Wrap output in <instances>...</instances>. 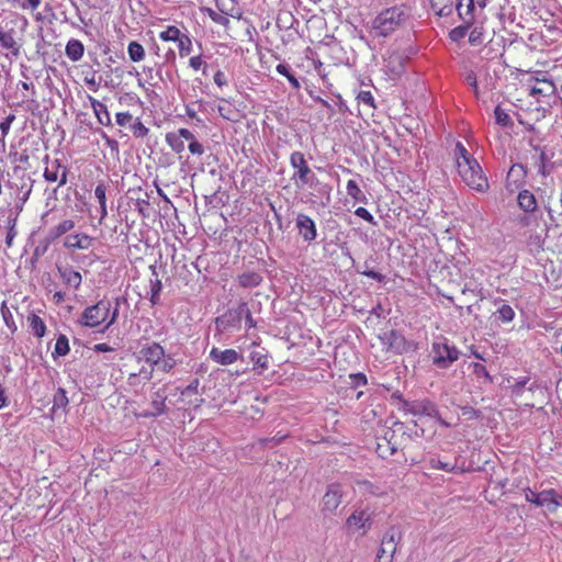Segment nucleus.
<instances>
[{"label": "nucleus", "instance_id": "1", "mask_svg": "<svg viewBox=\"0 0 562 562\" xmlns=\"http://www.w3.org/2000/svg\"><path fill=\"white\" fill-rule=\"evenodd\" d=\"M453 156L462 181L477 192L487 191L488 181L480 164L460 142L456 144Z\"/></svg>", "mask_w": 562, "mask_h": 562}, {"label": "nucleus", "instance_id": "2", "mask_svg": "<svg viewBox=\"0 0 562 562\" xmlns=\"http://www.w3.org/2000/svg\"><path fill=\"white\" fill-rule=\"evenodd\" d=\"M409 16V9L395 5L383 10L373 21V29L378 35L386 36L403 25Z\"/></svg>", "mask_w": 562, "mask_h": 562}, {"label": "nucleus", "instance_id": "3", "mask_svg": "<svg viewBox=\"0 0 562 562\" xmlns=\"http://www.w3.org/2000/svg\"><path fill=\"white\" fill-rule=\"evenodd\" d=\"M290 165L294 169L291 177L294 186L299 190L305 187L312 188L316 181V176L308 167L304 155L301 151H293L290 156Z\"/></svg>", "mask_w": 562, "mask_h": 562}, {"label": "nucleus", "instance_id": "4", "mask_svg": "<svg viewBox=\"0 0 562 562\" xmlns=\"http://www.w3.org/2000/svg\"><path fill=\"white\" fill-rule=\"evenodd\" d=\"M525 498L527 502L542 507L549 513H555L559 508H562V493L553 488L541 492L528 488L525 491Z\"/></svg>", "mask_w": 562, "mask_h": 562}, {"label": "nucleus", "instance_id": "5", "mask_svg": "<svg viewBox=\"0 0 562 562\" xmlns=\"http://www.w3.org/2000/svg\"><path fill=\"white\" fill-rule=\"evenodd\" d=\"M432 362L438 368L446 369L459 358V351L456 347L449 346L446 340H438L431 347Z\"/></svg>", "mask_w": 562, "mask_h": 562}, {"label": "nucleus", "instance_id": "6", "mask_svg": "<svg viewBox=\"0 0 562 562\" xmlns=\"http://www.w3.org/2000/svg\"><path fill=\"white\" fill-rule=\"evenodd\" d=\"M110 310L111 303L101 300L95 305L89 306L83 311L80 323L87 327H97L106 321Z\"/></svg>", "mask_w": 562, "mask_h": 562}, {"label": "nucleus", "instance_id": "7", "mask_svg": "<svg viewBox=\"0 0 562 562\" xmlns=\"http://www.w3.org/2000/svg\"><path fill=\"white\" fill-rule=\"evenodd\" d=\"M379 340L381 342L382 348L385 351H391L393 353H403L407 350V342L400 333L395 330H386L379 335Z\"/></svg>", "mask_w": 562, "mask_h": 562}, {"label": "nucleus", "instance_id": "8", "mask_svg": "<svg viewBox=\"0 0 562 562\" xmlns=\"http://www.w3.org/2000/svg\"><path fill=\"white\" fill-rule=\"evenodd\" d=\"M342 501L341 486L338 484H331L328 486L325 495L322 499V512L325 515H331L338 508Z\"/></svg>", "mask_w": 562, "mask_h": 562}, {"label": "nucleus", "instance_id": "9", "mask_svg": "<svg viewBox=\"0 0 562 562\" xmlns=\"http://www.w3.org/2000/svg\"><path fill=\"white\" fill-rule=\"evenodd\" d=\"M346 525L353 532L362 531V533H366L371 526V515L364 509L356 510L347 518Z\"/></svg>", "mask_w": 562, "mask_h": 562}, {"label": "nucleus", "instance_id": "10", "mask_svg": "<svg viewBox=\"0 0 562 562\" xmlns=\"http://www.w3.org/2000/svg\"><path fill=\"white\" fill-rule=\"evenodd\" d=\"M406 57L403 53L392 50L384 57V69L393 77H397L403 74L405 68Z\"/></svg>", "mask_w": 562, "mask_h": 562}, {"label": "nucleus", "instance_id": "11", "mask_svg": "<svg viewBox=\"0 0 562 562\" xmlns=\"http://www.w3.org/2000/svg\"><path fill=\"white\" fill-rule=\"evenodd\" d=\"M475 3L474 0H458L454 5L459 19L467 25L470 26L475 19Z\"/></svg>", "mask_w": 562, "mask_h": 562}, {"label": "nucleus", "instance_id": "12", "mask_svg": "<svg viewBox=\"0 0 562 562\" xmlns=\"http://www.w3.org/2000/svg\"><path fill=\"white\" fill-rule=\"evenodd\" d=\"M139 353L140 356L135 361L139 364L140 360L144 359L150 364L149 368L154 369V367L159 363V360L164 358L165 351L160 345L151 344L142 348Z\"/></svg>", "mask_w": 562, "mask_h": 562}, {"label": "nucleus", "instance_id": "13", "mask_svg": "<svg viewBox=\"0 0 562 562\" xmlns=\"http://www.w3.org/2000/svg\"><path fill=\"white\" fill-rule=\"evenodd\" d=\"M396 551V532L391 529L386 532L382 539L380 550L378 554L380 558H385V562H392L393 555Z\"/></svg>", "mask_w": 562, "mask_h": 562}, {"label": "nucleus", "instance_id": "14", "mask_svg": "<svg viewBox=\"0 0 562 562\" xmlns=\"http://www.w3.org/2000/svg\"><path fill=\"white\" fill-rule=\"evenodd\" d=\"M241 355L237 352L235 349H225L221 350L216 347H213L210 351V358L218 364L229 366L235 363Z\"/></svg>", "mask_w": 562, "mask_h": 562}, {"label": "nucleus", "instance_id": "15", "mask_svg": "<svg viewBox=\"0 0 562 562\" xmlns=\"http://www.w3.org/2000/svg\"><path fill=\"white\" fill-rule=\"evenodd\" d=\"M44 178L49 182L59 180V187H61L67 183V169L58 160H53L50 166L45 168Z\"/></svg>", "mask_w": 562, "mask_h": 562}, {"label": "nucleus", "instance_id": "16", "mask_svg": "<svg viewBox=\"0 0 562 562\" xmlns=\"http://www.w3.org/2000/svg\"><path fill=\"white\" fill-rule=\"evenodd\" d=\"M296 226L304 240L312 241L316 238V226L310 216L299 214L296 217Z\"/></svg>", "mask_w": 562, "mask_h": 562}, {"label": "nucleus", "instance_id": "17", "mask_svg": "<svg viewBox=\"0 0 562 562\" xmlns=\"http://www.w3.org/2000/svg\"><path fill=\"white\" fill-rule=\"evenodd\" d=\"M525 167L520 164H514L506 178V187L510 191L517 190L520 186H522L525 177H526Z\"/></svg>", "mask_w": 562, "mask_h": 562}, {"label": "nucleus", "instance_id": "18", "mask_svg": "<svg viewBox=\"0 0 562 562\" xmlns=\"http://www.w3.org/2000/svg\"><path fill=\"white\" fill-rule=\"evenodd\" d=\"M153 378V368L142 366L137 372H127L126 382L130 386H138Z\"/></svg>", "mask_w": 562, "mask_h": 562}, {"label": "nucleus", "instance_id": "19", "mask_svg": "<svg viewBox=\"0 0 562 562\" xmlns=\"http://www.w3.org/2000/svg\"><path fill=\"white\" fill-rule=\"evenodd\" d=\"M59 274L64 283L70 288L78 289L81 284L82 277L80 272L71 267L58 268Z\"/></svg>", "mask_w": 562, "mask_h": 562}, {"label": "nucleus", "instance_id": "20", "mask_svg": "<svg viewBox=\"0 0 562 562\" xmlns=\"http://www.w3.org/2000/svg\"><path fill=\"white\" fill-rule=\"evenodd\" d=\"M435 14L439 16H449L454 11L458 0H429Z\"/></svg>", "mask_w": 562, "mask_h": 562}, {"label": "nucleus", "instance_id": "21", "mask_svg": "<svg viewBox=\"0 0 562 562\" xmlns=\"http://www.w3.org/2000/svg\"><path fill=\"white\" fill-rule=\"evenodd\" d=\"M92 238L86 234L69 235L65 239L67 248L88 249L91 246Z\"/></svg>", "mask_w": 562, "mask_h": 562}, {"label": "nucleus", "instance_id": "22", "mask_svg": "<svg viewBox=\"0 0 562 562\" xmlns=\"http://www.w3.org/2000/svg\"><path fill=\"white\" fill-rule=\"evenodd\" d=\"M166 394L164 390L157 391L151 400V411L148 413H145L144 416H159L165 412V402H166Z\"/></svg>", "mask_w": 562, "mask_h": 562}, {"label": "nucleus", "instance_id": "23", "mask_svg": "<svg viewBox=\"0 0 562 562\" xmlns=\"http://www.w3.org/2000/svg\"><path fill=\"white\" fill-rule=\"evenodd\" d=\"M67 57L71 61H78L82 58L85 53V46L79 40H70L68 41L66 48H65Z\"/></svg>", "mask_w": 562, "mask_h": 562}, {"label": "nucleus", "instance_id": "24", "mask_svg": "<svg viewBox=\"0 0 562 562\" xmlns=\"http://www.w3.org/2000/svg\"><path fill=\"white\" fill-rule=\"evenodd\" d=\"M91 106L100 124L111 125V117L104 103L91 98Z\"/></svg>", "mask_w": 562, "mask_h": 562}, {"label": "nucleus", "instance_id": "25", "mask_svg": "<svg viewBox=\"0 0 562 562\" xmlns=\"http://www.w3.org/2000/svg\"><path fill=\"white\" fill-rule=\"evenodd\" d=\"M518 204L525 212H533L537 207L536 198L528 190H524L518 194Z\"/></svg>", "mask_w": 562, "mask_h": 562}, {"label": "nucleus", "instance_id": "26", "mask_svg": "<svg viewBox=\"0 0 562 562\" xmlns=\"http://www.w3.org/2000/svg\"><path fill=\"white\" fill-rule=\"evenodd\" d=\"M27 322L34 336L42 338L45 335L46 326L40 316L36 314H31L27 317Z\"/></svg>", "mask_w": 562, "mask_h": 562}, {"label": "nucleus", "instance_id": "27", "mask_svg": "<svg viewBox=\"0 0 562 562\" xmlns=\"http://www.w3.org/2000/svg\"><path fill=\"white\" fill-rule=\"evenodd\" d=\"M0 45L7 49H11L14 54H18L19 47L13 37V31L5 32L0 26Z\"/></svg>", "mask_w": 562, "mask_h": 562}, {"label": "nucleus", "instance_id": "28", "mask_svg": "<svg viewBox=\"0 0 562 562\" xmlns=\"http://www.w3.org/2000/svg\"><path fill=\"white\" fill-rule=\"evenodd\" d=\"M0 45L7 49H11L14 54H18L19 47L13 37V31L5 32L0 26Z\"/></svg>", "mask_w": 562, "mask_h": 562}, {"label": "nucleus", "instance_id": "29", "mask_svg": "<svg viewBox=\"0 0 562 562\" xmlns=\"http://www.w3.org/2000/svg\"><path fill=\"white\" fill-rule=\"evenodd\" d=\"M0 45L7 49H11L14 54H18L19 47L13 37V31L5 32L0 26Z\"/></svg>", "mask_w": 562, "mask_h": 562}, {"label": "nucleus", "instance_id": "30", "mask_svg": "<svg viewBox=\"0 0 562 562\" xmlns=\"http://www.w3.org/2000/svg\"><path fill=\"white\" fill-rule=\"evenodd\" d=\"M0 45L7 49H11L14 54H18L19 47L13 37V31L5 32L0 26Z\"/></svg>", "mask_w": 562, "mask_h": 562}, {"label": "nucleus", "instance_id": "31", "mask_svg": "<svg viewBox=\"0 0 562 562\" xmlns=\"http://www.w3.org/2000/svg\"><path fill=\"white\" fill-rule=\"evenodd\" d=\"M239 283L244 288H254L260 284L262 278L256 272H245L238 277Z\"/></svg>", "mask_w": 562, "mask_h": 562}, {"label": "nucleus", "instance_id": "32", "mask_svg": "<svg viewBox=\"0 0 562 562\" xmlns=\"http://www.w3.org/2000/svg\"><path fill=\"white\" fill-rule=\"evenodd\" d=\"M127 53L131 60L137 63L144 59L145 49L138 42H131L127 46Z\"/></svg>", "mask_w": 562, "mask_h": 562}, {"label": "nucleus", "instance_id": "33", "mask_svg": "<svg viewBox=\"0 0 562 562\" xmlns=\"http://www.w3.org/2000/svg\"><path fill=\"white\" fill-rule=\"evenodd\" d=\"M166 142L177 154H181L184 150V142L176 132L168 133Z\"/></svg>", "mask_w": 562, "mask_h": 562}, {"label": "nucleus", "instance_id": "34", "mask_svg": "<svg viewBox=\"0 0 562 562\" xmlns=\"http://www.w3.org/2000/svg\"><path fill=\"white\" fill-rule=\"evenodd\" d=\"M75 227V222L72 220H65L60 222L57 226L50 229L49 234L52 238H58L61 235L68 233Z\"/></svg>", "mask_w": 562, "mask_h": 562}, {"label": "nucleus", "instance_id": "35", "mask_svg": "<svg viewBox=\"0 0 562 562\" xmlns=\"http://www.w3.org/2000/svg\"><path fill=\"white\" fill-rule=\"evenodd\" d=\"M250 360L255 366L261 369L268 368V356L263 352V350H252L250 352Z\"/></svg>", "mask_w": 562, "mask_h": 562}, {"label": "nucleus", "instance_id": "36", "mask_svg": "<svg viewBox=\"0 0 562 562\" xmlns=\"http://www.w3.org/2000/svg\"><path fill=\"white\" fill-rule=\"evenodd\" d=\"M182 35L180 30L176 26H168L167 30L160 32L159 38L164 42H177Z\"/></svg>", "mask_w": 562, "mask_h": 562}, {"label": "nucleus", "instance_id": "37", "mask_svg": "<svg viewBox=\"0 0 562 562\" xmlns=\"http://www.w3.org/2000/svg\"><path fill=\"white\" fill-rule=\"evenodd\" d=\"M69 352V342L65 335H60L55 344L54 356L63 357Z\"/></svg>", "mask_w": 562, "mask_h": 562}, {"label": "nucleus", "instance_id": "38", "mask_svg": "<svg viewBox=\"0 0 562 562\" xmlns=\"http://www.w3.org/2000/svg\"><path fill=\"white\" fill-rule=\"evenodd\" d=\"M177 43H178V48H179V55L181 57L188 56L192 48L191 38L188 35L182 34L179 37V40H177Z\"/></svg>", "mask_w": 562, "mask_h": 562}, {"label": "nucleus", "instance_id": "39", "mask_svg": "<svg viewBox=\"0 0 562 562\" xmlns=\"http://www.w3.org/2000/svg\"><path fill=\"white\" fill-rule=\"evenodd\" d=\"M409 411L414 415L425 414L427 416H431L435 413V407L430 402H424V403L413 405Z\"/></svg>", "mask_w": 562, "mask_h": 562}, {"label": "nucleus", "instance_id": "40", "mask_svg": "<svg viewBox=\"0 0 562 562\" xmlns=\"http://www.w3.org/2000/svg\"><path fill=\"white\" fill-rule=\"evenodd\" d=\"M429 463L432 469H438L446 472H454L457 469L456 464H452L450 462H443L437 458H431Z\"/></svg>", "mask_w": 562, "mask_h": 562}, {"label": "nucleus", "instance_id": "41", "mask_svg": "<svg viewBox=\"0 0 562 562\" xmlns=\"http://www.w3.org/2000/svg\"><path fill=\"white\" fill-rule=\"evenodd\" d=\"M277 71L280 74V75H283L288 78L289 82L292 85V87L294 89H299L300 88V82L299 80L290 72L289 70V67L284 64H279L277 66Z\"/></svg>", "mask_w": 562, "mask_h": 562}, {"label": "nucleus", "instance_id": "42", "mask_svg": "<svg viewBox=\"0 0 562 562\" xmlns=\"http://www.w3.org/2000/svg\"><path fill=\"white\" fill-rule=\"evenodd\" d=\"M176 360L171 356H165L159 360V363L156 364L158 370L162 372H169L176 367Z\"/></svg>", "mask_w": 562, "mask_h": 562}, {"label": "nucleus", "instance_id": "43", "mask_svg": "<svg viewBox=\"0 0 562 562\" xmlns=\"http://www.w3.org/2000/svg\"><path fill=\"white\" fill-rule=\"evenodd\" d=\"M497 313H498L499 318L505 323L513 321V318L515 316L514 310L507 304H503L498 308Z\"/></svg>", "mask_w": 562, "mask_h": 562}, {"label": "nucleus", "instance_id": "44", "mask_svg": "<svg viewBox=\"0 0 562 562\" xmlns=\"http://www.w3.org/2000/svg\"><path fill=\"white\" fill-rule=\"evenodd\" d=\"M494 114L497 124L507 126L512 123L510 116L501 106L495 108Z\"/></svg>", "mask_w": 562, "mask_h": 562}, {"label": "nucleus", "instance_id": "45", "mask_svg": "<svg viewBox=\"0 0 562 562\" xmlns=\"http://www.w3.org/2000/svg\"><path fill=\"white\" fill-rule=\"evenodd\" d=\"M216 5L222 13L233 15L235 8L234 0H216Z\"/></svg>", "mask_w": 562, "mask_h": 562}, {"label": "nucleus", "instance_id": "46", "mask_svg": "<svg viewBox=\"0 0 562 562\" xmlns=\"http://www.w3.org/2000/svg\"><path fill=\"white\" fill-rule=\"evenodd\" d=\"M1 314H2V317H3V321L5 323V325L13 331L15 330V324H14V321H13V315L11 314L10 310L8 308V306L5 305V302L2 303L1 305Z\"/></svg>", "mask_w": 562, "mask_h": 562}, {"label": "nucleus", "instance_id": "47", "mask_svg": "<svg viewBox=\"0 0 562 562\" xmlns=\"http://www.w3.org/2000/svg\"><path fill=\"white\" fill-rule=\"evenodd\" d=\"M67 404H68V398L66 396V392L63 389H58V391L54 395L53 408H63Z\"/></svg>", "mask_w": 562, "mask_h": 562}, {"label": "nucleus", "instance_id": "48", "mask_svg": "<svg viewBox=\"0 0 562 562\" xmlns=\"http://www.w3.org/2000/svg\"><path fill=\"white\" fill-rule=\"evenodd\" d=\"M346 189H347L348 195H350L355 200H360V198L362 195V191L355 180H349L347 182Z\"/></svg>", "mask_w": 562, "mask_h": 562}, {"label": "nucleus", "instance_id": "49", "mask_svg": "<svg viewBox=\"0 0 562 562\" xmlns=\"http://www.w3.org/2000/svg\"><path fill=\"white\" fill-rule=\"evenodd\" d=\"M199 380L192 381L186 389L181 391V397L182 400H186L187 397L191 395H198V389H199Z\"/></svg>", "mask_w": 562, "mask_h": 562}, {"label": "nucleus", "instance_id": "50", "mask_svg": "<svg viewBox=\"0 0 562 562\" xmlns=\"http://www.w3.org/2000/svg\"><path fill=\"white\" fill-rule=\"evenodd\" d=\"M14 120H15V115L10 114L0 123L2 140H4L5 136L9 134L11 124L13 123Z\"/></svg>", "mask_w": 562, "mask_h": 562}, {"label": "nucleus", "instance_id": "51", "mask_svg": "<svg viewBox=\"0 0 562 562\" xmlns=\"http://www.w3.org/2000/svg\"><path fill=\"white\" fill-rule=\"evenodd\" d=\"M94 195L100 205L106 203V187L104 183L101 182L95 187Z\"/></svg>", "mask_w": 562, "mask_h": 562}, {"label": "nucleus", "instance_id": "52", "mask_svg": "<svg viewBox=\"0 0 562 562\" xmlns=\"http://www.w3.org/2000/svg\"><path fill=\"white\" fill-rule=\"evenodd\" d=\"M15 218L13 220H9L8 224V234H7V238H5V243L7 245L10 247L12 245V240L13 238L15 237L16 235V232H15Z\"/></svg>", "mask_w": 562, "mask_h": 562}, {"label": "nucleus", "instance_id": "53", "mask_svg": "<svg viewBox=\"0 0 562 562\" xmlns=\"http://www.w3.org/2000/svg\"><path fill=\"white\" fill-rule=\"evenodd\" d=\"M357 99L359 102H362L369 106H373L374 99L369 91H360Z\"/></svg>", "mask_w": 562, "mask_h": 562}, {"label": "nucleus", "instance_id": "54", "mask_svg": "<svg viewBox=\"0 0 562 562\" xmlns=\"http://www.w3.org/2000/svg\"><path fill=\"white\" fill-rule=\"evenodd\" d=\"M132 121V114L128 112H120L116 114V123L120 126H125Z\"/></svg>", "mask_w": 562, "mask_h": 562}, {"label": "nucleus", "instance_id": "55", "mask_svg": "<svg viewBox=\"0 0 562 562\" xmlns=\"http://www.w3.org/2000/svg\"><path fill=\"white\" fill-rule=\"evenodd\" d=\"M355 214L369 223H373V216L366 207H362V206L358 207L356 210Z\"/></svg>", "mask_w": 562, "mask_h": 562}, {"label": "nucleus", "instance_id": "56", "mask_svg": "<svg viewBox=\"0 0 562 562\" xmlns=\"http://www.w3.org/2000/svg\"><path fill=\"white\" fill-rule=\"evenodd\" d=\"M189 150L193 155H202L204 153L203 145L196 139L189 143Z\"/></svg>", "mask_w": 562, "mask_h": 562}, {"label": "nucleus", "instance_id": "57", "mask_svg": "<svg viewBox=\"0 0 562 562\" xmlns=\"http://www.w3.org/2000/svg\"><path fill=\"white\" fill-rule=\"evenodd\" d=\"M176 133L182 138L183 142L188 140L191 143L192 140H195L193 133L187 128H180Z\"/></svg>", "mask_w": 562, "mask_h": 562}, {"label": "nucleus", "instance_id": "58", "mask_svg": "<svg viewBox=\"0 0 562 562\" xmlns=\"http://www.w3.org/2000/svg\"><path fill=\"white\" fill-rule=\"evenodd\" d=\"M190 67L194 70H200L202 66H205L201 56L191 57L189 60Z\"/></svg>", "mask_w": 562, "mask_h": 562}, {"label": "nucleus", "instance_id": "59", "mask_svg": "<svg viewBox=\"0 0 562 562\" xmlns=\"http://www.w3.org/2000/svg\"><path fill=\"white\" fill-rule=\"evenodd\" d=\"M210 18L216 22V23H220V24H226L228 22V19L213 10H210Z\"/></svg>", "mask_w": 562, "mask_h": 562}, {"label": "nucleus", "instance_id": "60", "mask_svg": "<svg viewBox=\"0 0 562 562\" xmlns=\"http://www.w3.org/2000/svg\"><path fill=\"white\" fill-rule=\"evenodd\" d=\"M214 82L217 85V86H224L226 83V77L224 75V72L222 71H217L215 75H214Z\"/></svg>", "mask_w": 562, "mask_h": 562}, {"label": "nucleus", "instance_id": "61", "mask_svg": "<svg viewBox=\"0 0 562 562\" xmlns=\"http://www.w3.org/2000/svg\"><path fill=\"white\" fill-rule=\"evenodd\" d=\"M465 81L472 86L475 90L477 89V82H476V76L474 72H469L467 76H465Z\"/></svg>", "mask_w": 562, "mask_h": 562}, {"label": "nucleus", "instance_id": "62", "mask_svg": "<svg viewBox=\"0 0 562 562\" xmlns=\"http://www.w3.org/2000/svg\"><path fill=\"white\" fill-rule=\"evenodd\" d=\"M95 351H99V352H108V351H111L112 348L106 345V344H97L93 348Z\"/></svg>", "mask_w": 562, "mask_h": 562}, {"label": "nucleus", "instance_id": "63", "mask_svg": "<svg viewBox=\"0 0 562 562\" xmlns=\"http://www.w3.org/2000/svg\"><path fill=\"white\" fill-rule=\"evenodd\" d=\"M526 383H527V379L516 382V384L513 386L514 392L519 393L520 390L526 385Z\"/></svg>", "mask_w": 562, "mask_h": 562}, {"label": "nucleus", "instance_id": "64", "mask_svg": "<svg viewBox=\"0 0 562 562\" xmlns=\"http://www.w3.org/2000/svg\"><path fill=\"white\" fill-rule=\"evenodd\" d=\"M26 4L32 10H36L41 4V0H26Z\"/></svg>", "mask_w": 562, "mask_h": 562}]
</instances>
